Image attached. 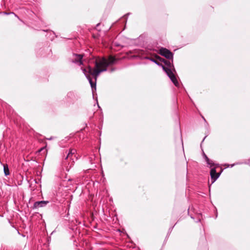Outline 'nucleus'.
<instances>
[{
    "label": "nucleus",
    "mask_w": 250,
    "mask_h": 250,
    "mask_svg": "<svg viewBox=\"0 0 250 250\" xmlns=\"http://www.w3.org/2000/svg\"><path fill=\"white\" fill-rule=\"evenodd\" d=\"M115 61V58L112 56H110L108 59L103 58L96 60L94 69L89 66L85 68H82L83 73L88 79L92 89H96V82L99 75L101 72L106 71L107 67L113 63Z\"/></svg>",
    "instance_id": "obj_1"
},
{
    "label": "nucleus",
    "mask_w": 250,
    "mask_h": 250,
    "mask_svg": "<svg viewBox=\"0 0 250 250\" xmlns=\"http://www.w3.org/2000/svg\"><path fill=\"white\" fill-rule=\"evenodd\" d=\"M163 69L166 71L168 77L171 79V81L174 83V84L177 86L178 85V82L175 78L173 72L168 68H167L164 66H163Z\"/></svg>",
    "instance_id": "obj_2"
},
{
    "label": "nucleus",
    "mask_w": 250,
    "mask_h": 250,
    "mask_svg": "<svg viewBox=\"0 0 250 250\" xmlns=\"http://www.w3.org/2000/svg\"><path fill=\"white\" fill-rule=\"evenodd\" d=\"M160 54L165 56L167 59H171L172 58V54L166 48H161L160 50Z\"/></svg>",
    "instance_id": "obj_3"
},
{
    "label": "nucleus",
    "mask_w": 250,
    "mask_h": 250,
    "mask_svg": "<svg viewBox=\"0 0 250 250\" xmlns=\"http://www.w3.org/2000/svg\"><path fill=\"white\" fill-rule=\"evenodd\" d=\"M72 62L78 63L79 65L83 64V56L81 55L74 54L73 56Z\"/></svg>",
    "instance_id": "obj_4"
},
{
    "label": "nucleus",
    "mask_w": 250,
    "mask_h": 250,
    "mask_svg": "<svg viewBox=\"0 0 250 250\" xmlns=\"http://www.w3.org/2000/svg\"><path fill=\"white\" fill-rule=\"evenodd\" d=\"M210 176L212 180V183H214L215 181L219 177V175L216 173L215 169L212 168L210 170Z\"/></svg>",
    "instance_id": "obj_5"
},
{
    "label": "nucleus",
    "mask_w": 250,
    "mask_h": 250,
    "mask_svg": "<svg viewBox=\"0 0 250 250\" xmlns=\"http://www.w3.org/2000/svg\"><path fill=\"white\" fill-rule=\"evenodd\" d=\"M48 203V201H45L36 202L34 203V206L36 208L42 207L45 206Z\"/></svg>",
    "instance_id": "obj_6"
},
{
    "label": "nucleus",
    "mask_w": 250,
    "mask_h": 250,
    "mask_svg": "<svg viewBox=\"0 0 250 250\" xmlns=\"http://www.w3.org/2000/svg\"><path fill=\"white\" fill-rule=\"evenodd\" d=\"M4 171L5 175H8L9 174V169L7 165L4 166Z\"/></svg>",
    "instance_id": "obj_7"
},
{
    "label": "nucleus",
    "mask_w": 250,
    "mask_h": 250,
    "mask_svg": "<svg viewBox=\"0 0 250 250\" xmlns=\"http://www.w3.org/2000/svg\"><path fill=\"white\" fill-rule=\"evenodd\" d=\"M75 152V150L71 149L70 150L69 152L68 153L66 159H67L68 158L70 157V156L73 154H74Z\"/></svg>",
    "instance_id": "obj_8"
},
{
    "label": "nucleus",
    "mask_w": 250,
    "mask_h": 250,
    "mask_svg": "<svg viewBox=\"0 0 250 250\" xmlns=\"http://www.w3.org/2000/svg\"><path fill=\"white\" fill-rule=\"evenodd\" d=\"M206 161L208 163V165H209L210 167H212V163L211 162V161L209 160V159L206 156Z\"/></svg>",
    "instance_id": "obj_9"
}]
</instances>
